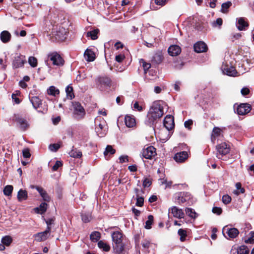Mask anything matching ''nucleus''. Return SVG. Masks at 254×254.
<instances>
[{"label":"nucleus","instance_id":"nucleus-60","mask_svg":"<svg viewBox=\"0 0 254 254\" xmlns=\"http://www.w3.org/2000/svg\"><path fill=\"white\" fill-rule=\"evenodd\" d=\"M128 156L127 155L121 156L119 158V162L120 163L128 162Z\"/></svg>","mask_w":254,"mask_h":254},{"label":"nucleus","instance_id":"nucleus-58","mask_svg":"<svg viewBox=\"0 0 254 254\" xmlns=\"http://www.w3.org/2000/svg\"><path fill=\"white\" fill-rule=\"evenodd\" d=\"M151 185V182L148 178H145L143 182V186L144 188L148 187Z\"/></svg>","mask_w":254,"mask_h":254},{"label":"nucleus","instance_id":"nucleus-7","mask_svg":"<svg viewBox=\"0 0 254 254\" xmlns=\"http://www.w3.org/2000/svg\"><path fill=\"white\" fill-rule=\"evenodd\" d=\"M216 156L219 159H222L223 157L229 153L230 148L229 145L225 142H222L216 146Z\"/></svg>","mask_w":254,"mask_h":254},{"label":"nucleus","instance_id":"nucleus-16","mask_svg":"<svg viewBox=\"0 0 254 254\" xmlns=\"http://www.w3.org/2000/svg\"><path fill=\"white\" fill-rule=\"evenodd\" d=\"M188 158V154L186 151H181L177 153L174 157V160L178 163L185 162Z\"/></svg>","mask_w":254,"mask_h":254},{"label":"nucleus","instance_id":"nucleus-25","mask_svg":"<svg viewBox=\"0 0 254 254\" xmlns=\"http://www.w3.org/2000/svg\"><path fill=\"white\" fill-rule=\"evenodd\" d=\"M17 197L19 202L26 200L28 198L27 191L26 190L20 189L18 191Z\"/></svg>","mask_w":254,"mask_h":254},{"label":"nucleus","instance_id":"nucleus-52","mask_svg":"<svg viewBox=\"0 0 254 254\" xmlns=\"http://www.w3.org/2000/svg\"><path fill=\"white\" fill-rule=\"evenodd\" d=\"M63 166V163L60 161H57L53 166L52 170L53 171H57L59 167Z\"/></svg>","mask_w":254,"mask_h":254},{"label":"nucleus","instance_id":"nucleus-35","mask_svg":"<svg viewBox=\"0 0 254 254\" xmlns=\"http://www.w3.org/2000/svg\"><path fill=\"white\" fill-rule=\"evenodd\" d=\"M67 97L69 99H72L74 97V94L73 93V88L70 85H68L65 89Z\"/></svg>","mask_w":254,"mask_h":254},{"label":"nucleus","instance_id":"nucleus-30","mask_svg":"<svg viewBox=\"0 0 254 254\" xmlns=\"http://www.w3.org/2000/svg\"><path fill=\"white\" fill-rule=\"evenodd\" d=\"M101 238V233L98 231H94L90 235V239L93 242H98Z\"/></svg>","mask_w":254,"mask_h":254},{"label":"nucleus","instance_id":"nucleus-38","mask_svg":"<svg viewBox=\"0 0 254 254\" xmlns=\"http://www.w3.org/2000/svg\"><path fill=\"white\" fill-rule=\"evenodd\" d=\"M232 5V2L230 1H228L226 2L222 3L221 5V12L223 13H226L227 11V9Z\"/></svg>","mask_w":254,"mask_h":254},{"label":"nucleus","instance_id":"nucleus-19","mask_svg":"<svg viewBox=\"0 0 254 254\" xmlns=\"http://www.w3.org/2000/svg\"><path fill=\"white\" fill-rule=\"evenodd\" d=\"M32 188H35L36 190L39 192L41 196L43 198V200L45 201H50V197L47 193L46 191L45 190L42 188L38 186H31Z\"/></svg>","mask_w":254,"mask_h":254},{"label":"nucleus","instance_id":"nucleus-27","mask_svg":"<svg viewBox=\"0 0 254 254\" xmlns=\"http://www.w3.org/2000/svg\"><path fill=\"white\" fill-rule=\"evenodd\" d=\"M98 246L100 249L103 250L105 252H108L111 249L110 246L107 243L102 240L98 241Z\"/></svg>","mask_w":254,"mask_h":254},{"label":"nucleus","instance_id":"nucleus-5","mask_svg":"<svg viewBox=\"0 0 254 254\" xmlns=\"http://www.w3.org/2000/svg\"><path fill=\"white\" fill-rule=\"evenodd\" d=\"M12 121L16 123L17 127L22 131H25L29 127L27 120L19 114H14L12 117Z\"/></svg>","mask_w":254,"mask_h":254},{"label":"nucleus","instance_id":"nucleus-61","mask_svg":"<svg viewBox=\"0 0 254 254\" xmlns=\"http://www.w3.org/2000/svg\"><path fill=\"white\" fill-rule=\"evenodd\" d=\"M184 193L183 194V195H184ZM178 203L179 204L183 203L187 201L186 198L183 195H182L181 194H180V196H178Z\"/></svg>","mask_w":254,"mask_h":254},{"label":"nucleus","instance_id":"nucleus-41","mask_svg":"<svg viewBox=\"0 0 254 254\" xmlns=\"http://www.w3.org/2000/svg\"><path fill=\"white\" fill-rule=\"evenodd\" d=\"M186 214L192 218H195L197 216L196 212L191 208H187L186 209Z\"/></svg>","mask_w":254,"mask_h":254},{"label":"nucleus","instance_id":"nucleus-37","mask_svg":"<svg viewBox=\"0 0 254 254\" xmlns=\"http://www.w3.org/2000/svg\"><path fill=\"white\" fill-rule=\"evenodd\" d=\"M178 235L180 236V240L182 242H184L186 240V238L187 236V231L183 229H180L178 232Z\"/></svg>","mask_w":254,"mask_h":254},{"label":"nucleus","instance_id":"nucleus-14","mask_svg":"<svg viewBox=\"0 0 254 254\" xmlns=\"http://www.w3.org/2000/svg\"><path fill=\"white\" fill-rule=\"evenodd\" d=\"M169 213H171L174 217L183 218L185 214L182 209H179L176 206H173L169 209Z\"/></svg>","mask_w":254,"mask_h":254},{"label":"nucleus","instance_id":"nucleus-4","mask_svg":"<svg viewBox=\"0 0 254 254\" xmlns=\"http://www.w3.org/2000/svg\"><path fill=\"white\" fill-rule=\"evenodd\" d=\"M95 131L98 135L103 137L106 133L107 124L106 121L101 117H97L95 120Z\"/></svg>","mask_w":254,"mask_h":254},{"label":"nucleus","instance_id":"nucleus-40","mask_svg":"<svg viewBox=\"0 0 254 254\" xmlns=\"http://www.w3.org/2000/svg\"><path fill=\"white\" fill-rule=\"evenodd\" d=\"M69 155L74 158H79L81 156L82 153L81 152L79 151V150H77L76 149H73L71 150L69 152Z\"/></svg>","mask_w":254,"mask_h":254},{"label":"nucleus","instance_id":"nucleus-29","mask_svg":"<svg viewBox=\"0 0 254 254\" xmlns=\"http://www.w3.org/2000/svg\"><path fill=\"white\" fill-rule=\"evenodd\" d=\"M238 29L241 31L245 30V28L249 26L248 23L245 21L243 18H240L238 19Z\"/></svg>","mask_w":254,"mask_h":254},{"label":"nucleus","instance_id":"nucleus-18","mask_svg":"<svg viewBox=\"0 0 254 254\" xmlns=\"http://www.w3.org/2000/svg\"><path fill=\"white\" fill-rule=\"evenodd\" d=\"M222 70L224 74L230 76H235L237 74L235 68L232 66L225 65L223 67Z\"/></svg>","mask_w":254,"mask_h":254},{"label":"nucleus","instance_id":"nucleus-31","mask_svg":"<svg viewBox=\"0 0 254 254\" xmlns=\"http://www.w3.org/2000/svg\"><path fill=\"white\" fill-rule=\"evenodd\" d=\"M221 132V129L217 127H215L213 128L212 132L211 134V140L213 142H214L215 138L220 136Z\"/></svg>","mask_w":254,"mask_h":254},{"label":"nucleus","instance_id":"nucleus-21","mask_svg":"<svg viewBox=\"0 0 254 254\" xmlns=\"http://www.w3.org/2000/svg\"><path fill=\"white\" fill-rule=\"evenodd\" d=\"M223 229L224 230L226 231V232L228 235V236L232 239L236 238L239 234V230L235 228H224Z\"/></svg>","mask_w":254,"mask_h":254},{"label":"nucleus","instance_id":"nucleus-39","mask_svg":"<svg viewBox=\"0 0 254 254\" xmlns=\"http://www.w3.org/2000/svg\"><path fill=\"white\" fill-rule=\"evenodd\" d=\"M13 189V187L11 185L6 186L3 190V193L6 196H9L11 194Z\"/></svg>","mask_w":254,"mask_h":254},{"label":"nucleus","instance_id":"nucleus-62","mask_svg":"<svg viewBox=\"0 0 254 254\" xmlns=\"http://www.w3.org/2000/svg\"><path fill=\"white\" fill-rule=\"evenodd\" d=\"M241 92L243 96H246L249 94L250 90L248 88L244 87L241 89Z\"/></svg>","mask_w":254,"mask_h":254},{"label":"nucleus","instance_id":"nucleus-63","mask_svg":"<svg viewBox=\"0 0 254 254\" xmlns=\"http://www.w3.org/2000/svg\"><path fill=\"white\" fill-rule=\"evenodd\" d=\"M155 2L156 4L163 6L166 3V0H155Z\"/></svg>","mask_w":254,"mask_h":254},{"label":"nucleus","instance_id":"nucleus-34","mask_svg":"<svg viewBox=\"0 0 254 254\" xmlns=\"http://www.w3.org/2000/svg\"><path fill=\"white\" fill-rule=\"evenodd\" d=\"M99 32V30L97 29H94L91 31H88L87 33L86 36L87 37H90L91 39L96 40L98 38V34Z\"/></svg>","mask_w":254,"mask_h":254},{"label":"nucleus","instance_id":"nucleus-8","mask_svg":"<svg viewBox=\"0 0 254 254\" xmlns=\"http://www.w3.org/2000/svg\"><path fill=\"white\" fill-rule=\"evenodd\" d=\"M51 229V227H47L45 231L38 233L34 235L33 237L34 238V240L37 242L46 240L50 235Z\"/></svg>","mask_w":254,"mask_h":254},{"label":"nucleus","instance_id":"nucleus-53","mask_svg":"<svg viewBox=\"0 0 254 254\" xmlns=\"http://www.w3.org/2000/svg\"><path fill=\"white\" fill-rule=\"evenodd\" d=\"M246 243L249 244H253L254 243V232H252L251 233L250 237L247 239L245 240Z\"/></svg>","mask_w":254,"mask_h":254},{"label":"nucleus","instance_id":"nucleus-59","mask_svg":"<svg viewBox=\"0 0 254 254\" xmlns=\"http://www.w3.org/2000/svg\"><path fill=\"white\" fill-rule=\"evenodd\" d=\"M142 245L143 248L144 249H148L149 248L150 246V242L148 240H144L142 242Z\"/></svg>","mask_w":254,"mask_h":254},{"label":"nucleus","instance_id":"nucleus-48","mask_svg":"<svg viewBox=\"0 0 254 254\" xmlns=\"http://www.w3.org/2000/svg\"><path fill=\"white\" fill-rule=\"evenodd\" d=\"M116 152V150L113 148L112 146L111 145H107L106 150L104 151V154L106 155L108 153H110L111 154H114Z\"/></svg>","mask_w":254,"mask_h":254},{"label":"nucleus","instance_id":"nucleus-64","mask_svg":"<svg viewBox=\"0 0 254 254\" xmlns=\"http://www.w3.org/2000/svg\"><path fill=\"white\" fill-rule=\"evenodd\" d=\"M133 108L138 111H141L142 110V107L139 105L137 102H135L134 103L133 105Z\"/></svg>","mask_w":254,"mask_h":254},{"label":"nucleus","instance_id":"nucleus-23","mask_svg":"<svg viewBox=\"0 0 254 254\" xmlns=\"http://www.w3.org/2000/svg\"><path fill=\"white\" fill-rule=\"evenodd\" d=\"M11 37V35L10 33L8 31L6 30L1 32L0 35V40L4 43H6L10 41Z\"/></svg>","mask_w":254,"mask_h":254},{"label":"nucleus","instance_id":"nucleus-33","mask_svg":"<svg viewBox=\"0 0 254 254\" xmlns=\"http://www.w3.org/2000/svg\"><path fill=\"white\" fill-rule=\"evenodd\" d=\"M47 93L50 95H52V96H55L59 94L60 91L58 89L56 88L55 86H51L48 89Z\"/></svg>","mask_w":254,"mask_h":254},{"label":"nucleus","instance_id":"nucleus-15","mask_svg":"<svg viewBox=\"0 0 254 254\" xmlns=\"http://www.w3.org/2000/svg\"><path fill=\"white\" fill-rule=\"evenodd\" d=\"M164 126L168 130L172 129L174 127L173 117L167 115L164 120Z\"/></svg>","mask_w":254,"mask_h":254},{"label":"nucleus","instance_id":"nucleus-43","mask_svg":"<svg viewBox=\"0 0 254 254\" xmlns=\"http://www.w3.org/2000/svg\"><path fill=\"white\" fill-rule=\"evenodd\" d=\"M82 220L85 223L90 222L91 219V215L90 213H82L81 215Z\"/></svg>","mask_w":254,"mask_h":254},{"label":"nucleus","instance_id":"nucleus-49","mask_svg":"<svg viewBox=\"0 0 254 254\" xmlns=\"http://www.w3.org/2000/svg\"><path fill=\"white\" fill-rule=\"evenodd\" d=\"M60 148V145L58 143L51 144L49 145V149L53 152H56Z\"/></svg>","mask_w":254,"mask_h":254},{"label":"nucleus","instance_id":"nucleus-28","mask_svg":"<svg viewBox=\"0 0 254 254\" xmlns=\"http://www.w3.org/2000/svg\"><path fill=\"white\" fill-rule=\"evenodd\" d=\"M98 82L100 84L106 85L110 86L111 84V79L107 76H102L98 78Z\"/></svg>","mask_w":254,"mask_h":254},{"label":"nucleus","instance_id":"nucleus-12","mask_svg":"<svg viewBox=\"0 0 254 254\" xmlns=\"http://www.w3.org/2000/svg\"><path fill=\"white\" fill-rule=\"evenodd\" d=\"M251 110V106L247 103L241 104L238 106L237 112L240 115H244L249 113Z\"/></svg>","mask_w":254,"mask_h":254},{"label":"nucleus","instance_id":"nucleus-32","mask_svg":"<svg viewBox=\"0 0 254 254\" xmlns=\"http://www.w3.org/2000/svg\"><path fill=\"white\" fill-rule=\"evenodd\" d=\"M47 207V204L46 202H43L39 207H36L35 209L37 213L42 214L46 211Z\"/></svg>","mask_w":254,"mask_h":254},{"label":"nucleus","instance_id":"nucleus-46","mask_svg":"<svg viewBox=\"0 0 254 254\" xmlns=\"http://www.w3.org/2000/svg\"><path fill=\"white\" fill-rule=\"evenodd\" d=\"M136 205L137 206L141 207L144 204V198L139 196V194H137Z\"/></svg>","mask_w":254,"mask_h":254},{"label":"nucleus","instance_id":"nucleus-42","mask_svg":"<svg viewBox=\"0 0 254 254\" xmlns=\"http://www.w3.org/2000/svg\"><path fill=\"white\" fill-rule=\"evenodd\" d=\"M12 239L10 236H6L1 239V242L3 245L9 246L12 242Z\"/></svg>","mask_w":254,"mask_h":254},{"label":"nucleus","instance_id":"nucleus-55","mask_svg":"<svg viewBox=\"0 0 254 254\" xmlns=\"http://www.w3.org/2000/svg\"><path fill=\"white\" fill-rule=\"evenodd\" d=\"M212 212L214 213L217 214V215H220L222 213V210L220 207H214L212 208Z\"/></svg>","mask_w":254,"mask_h":254},{"label":"nucleus","instance_id":"nucleus-50","mask_svg":"<svg viewBox=\"0 0 254 254\" xmlns=\"http://www.w3.org/2000/svg\"><path fill=\"white\" fill-rule=\"evenodd\" d=\"M231 197L228 194L224 195L222 196V200L225 204H228L231 201Z\"/></svg>","mask_w":254,"mask_h":254},{"label":"nucleus","instance_id":"nucleus-45","mask_svg":"<svg viewBox=\"0 0 254 254\" xmlns=\"http://www.w3.org/2000/svg\"><path fill=\"white\" fill-rule=\"evenodd\" d=\"M140 62L142 63V66L144 69V73H146L147 70L151 67V64L150 63H146L143 59H141Z\"/></svg>","mask_w":254,"mask_h":254},{"label":"nucleus","instance_id":"nucleus-56","mask_svg":"<svg viewBox=\"0 0 254 254\" xmlns=\"http://www.w3.org/2000/svg\"><path fill=\"white\" fill-rule=\"evenodd\" d=\"M125 58L124 55L120 54L117 55L115 58V60L118 63H121Z\"/></svg>","mask_w":254,"mask_h":254},{"label":"nucleus","instance_id":"nucleus-9","mask_svg":"<svg viewBox=\"0 0 254 254\" xmlns=\"http://www.w3.org/2000/svg\"><path fill=\"white\" fill-rule=\"evenodd\" d=\"M156 154V149L152 146L144 147L142 151V156L147 159H151Z\"/></svg>","mask_w":254,"mask_h":254},{"label":"nucleus","instance_id":"nucleus-36","mask_svg":"<svg viewBox=\"0 0 254 254\" xmlns=\"http://www.w3.org/2000/svg\"><path fill=\"white\" fill-rule=\"evenodd\" d=\"M163 59V57L162 54L157 53L153 57L152 61L157 64H159L162 62Z\"/></svg>","mask_w":254,"mask_h":254},{"label":"nucleus","instance_id":"nucleus-10","mask_svg":"<svg viewBox=\"0 0 254 254\" xmlns=\"http://www.w3.org/2000/svg\"><path fill=\"white\" fill-rule=\"evenodd\" d=\"M48 58L54 65L61 66L64 64V60L57 53H52L49 55Z\"/></svg>","mask_w":254,"mask_h":254},{"label":"nucleus","instance_id":"nucleus-2","mask_svg":"<svg viewBox=\"0 0 254 254\" xmlns=\"http://www.w3.org/2000/svg\"><path fill=\"white\" fill-rule=\"evenodd\" d=\"M112 239L114 250L117 253H122L125 247L123 234L120 231H115L112 233Z\"/></svg>","mask_w":254,"mask_h":254},{"label":"nucleus","instance_id":"nucleus-47","mask_svg":"<svg viewBox=\"0 0 254 254\" xmlns=\"http://www.w3.org/2000/svg\"><path fill=\"white\" fill-rule=\"evenodd\" d=\"M28 63L32 67H36L37 65V60L34 57H30L28 59Z\"/></svg>","mask_w":254,"mask_h":254},{"label":"nucleus","instance_id":"nucleus-3","mask_svg":"<svg viewBox=\"0 0 254 254\" xmlns=\"http://www.w3.org/2000/svg\"><path fill=\"white\" fill-rule=\"evenodd\" d=\"M67 30L62 26H56L52 30V39L53 41H63L67 35Z\"/></svg>","mask_w":254,"mask_h":254},{"label":"nucleus","instance_id":"nucleus-17","mask_svg":"<svg viewBox=\"0 0 254 254\" xmlns=\"http://www.w3.org/2000/svg\"><path fill=\"white\" fill-rule=\"evenodd\" d=\"M194 50L196 53H203L206 51L207 47L203 42H198L194 45Z\"/></svg>","mask_w":254,"mask_h":254},{"label":"nucleus","instance_id":"nucleus-44","mask_svg":"<svg viewBox=\"0 0 254 254\" xmlns=\"http://www.w3.org/2000/svg\"><path fill=\"white\" fill-rule=\"evenodd\" d=\"M153 221V217L152 215H149L148 217V220L145 222V228L147 229H149L151 228V225Z\"/></svg>","mask_w":254,"mask_h":254},{"label":"nucleus","instance_id":"nucleus-54","mask_svg":"<svg viewBox=\"0 0 254 254\" xmlns=\"http://www.w3.org/2000/svg\"><path fill=\"white\" fill-rule=\"evenodd\" d=\"M223 23L222 19L221 18H217L216 21L212 23V26L216 27L217 25L219 26H221Z\"/></svg>","mask_w":254,"mask_h":254},{"label":"nucleus","instance_id":"nucleus-20","mask_svg":"<svg viewBox=\"0 0 254 254\" xmlns=\"http://www.w3.org/2000/svg\"><path fill=\"white\" fill-rule=\"evenodd\" d=\"M168 52L170 56H176L180 54L181 49L179 46L174 45L169 47Z\"/></svg>","mask_w":254,"mask_h":254},{"label":"nucleus","instance_id":"nucleus-1","mask_svg":"<svg viewBox=\"0 0 254 254\" xmlns=\"http://www.w3.org/2000/svg\"><path fill=\"white\" fill-rule=\"evenodd\" d=\"M165 106H166V104L163 101H154L148 113L145 124L148 126H153L156 121L164 115Z\"/></svg>","mask_w":254,"mask_h":254},{"label":"nucleus","instance_id":"nucleus-26","mask_svg":"<svg viewBox=\"0 0 254 254\" xmlns=\"http://www.w3.org/2000/svg\"><path fill=\"white\" fill-rule=\"evenodd\" d=\"M30 100L33 107L36 109L39 108L42 104V101L37 96L32 97L30 98Z\"/></svg>","mask_w":254,"mask_h":254},{"label":"nucleus","instance_id":"nucleus-57","mask_svg":"<svg viewBox=\"0 0 254 254\" xmlns=\"http://www.w3.org/2000/svg\"><path fill=\"white\" fill-rule=\"evenodd\" d=\"M236 188L241 193H244L245 191L244 188H242V185L240 183L238 182L236 184Z\"/></svg>","mask_w":254,"mask_h":254},{"label":"nucleus","instance_id":"nucleus-11","mask_svg":"<svg viewBox=\"0 0 254 254\" xmlns=\"http://www.w3.org/2000/svg\"><path fill=\"white\" fill-rule=\"evenodd\" d=\"M249 248L246 246L235 245L232 247L231 252L232 254H249Z\"/></svg>","mask_w":254,"mask_h":254},{"label":"nucleus","instance_id":"nucleus-13","mask_svg":"<svg viewBox=\"0 0 254 254\" xmlns=\"http://www.w3.org/2000/svg\"><path fill=\"white\" fill-rule=\"evenodd\" d=\"M26 62L25 58L23 56H17L14 57L12 65L14 68H19L23 66Z\"/></svg>","mask_w":254,"mask_h":254},{"label":"nucleus","instance_id":"nucleus-51","mask_svg":"<svg viewBox=\"0 0 254 254\" xmlns=\"http://www.w3.org/2000/svg\"><path fill=\"white\" fill-rule=\"evenodd\" d=\"M23 156L25 158H29L31 156L30 150L28 148H25L22 150Z\"/></svg>","mask_w":254,"mask_h":254},{"label":"nucleus","instance_id":"nucleus-6","mask_svg":"<svg viewBox=\"0 0 254 254\" xmlns=\"http://www.w3.org/2000/svg\"><path fill=\"white\" fill-rule=\"evenodd\" d=\"M72 104L74 118L77 120L83 119L85 115V111L81 104L78 102H73Z\"/></svg>","mask_w":254,"mask_h":254},{"label":"nucleus","instance_id":"nucleus-22","mask_svg":"<svg viewBox=\"0 0 254 254\" xmlns=\"http://www.w3.org/2000/svg\"><path fill=\"white\" fill-rule=\"evenodd\" d=\"M125 122L126 125L128 127H132L135 126L136 124L135 119L129 115H127L125 118Z\"/></svg>","mask_w":254,"mask_h":254},{"label":"nucleus","instance_id":"nucleus-24","mask_svg":"<svg viewBox=\"0 0 254 254\" xmlns=\"http://www.w3.org/2000/svg\"><path fill=\"white\" fill-rule=\"evenodd\" d=\"M84 57L87 61L92 62L95 59V55L92 50L87 49L84 52Z\"/></svg>","mask_w":254,"mask_h":254}]
</instances>
